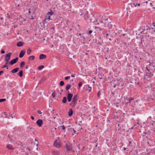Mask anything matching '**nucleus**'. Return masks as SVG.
<instances>
[{
  "label": "nucleus",
  "instance_id": "obj_42",
  "mask_svg": "<svg viewBox=\"0 0 155 155\" xmlns=\"http://www.w3.org/2000/svg\"><path fill=\"white\" fill-rule=\"evenodd\" d=\"M37 112L38 113V114H42V113L41 112V111L39 110H38L37 111Z\"/></svg>",
  "mask_w": 155,
  "mask_h": 155
},
{
  "label": "nucleus",
  "instance_id": "obj_12",
  "mask_svg": "<svg viewBox=\"0 0 155 155\" xmlns=\"http://www.w3.org/2000/svg\"><path fill=\"white\" fill-rule=\"evenodd\" d=\"M6 147L9 150H13L14 149L13 146L9 144L7 145Z\"/></svg>",
  "mask_w": 155,
  "mask_h": 155
},
{
  "label": "nucleus",
  "instance_id": "obj_61",
  "mask_svg": "<svg viewBox=\"0 0 155 155\" xmlns=\"http://www.w3.org/2000/svg\"><path fill=\"white\" fill-rule=\"evenodd\" d=\"M31 19H34V18H33V16H32V17L31 18Z\"/></svg>",
  "mask_w": 155,
  "mask_h": 155
},
{
  "label": "nucleus",
  "instance_id": "obj_54",
  "mask_svg": "<svg viewBox=\"0 0 155 155\" xmlns=\"http://www.w3.org/2000/svg\"><path fill=\"white\" fill-rule=\"evenodd\" d=\"M113 149L114 150H117L116 149V148H114Z\"/></svg>",
  "mask_w": 155,
  "mask_h": 155
},
{
  "label": "nucleus",
  "instance_id": "obj_21",
  "mask_svg": "<svg viewBox=\"0 0 155 155\" xmlns=\"http://www.w3.org/2000/svg\"><path fill=\"white\" fill-rule=\"evenodd\" d=\"M46 80V79L45 78H43L41 79L40 80V83H42L44 82Z\"/></svg>",
  "mask_w": 155,
  "mask_h": 155
},
{
  "label": "nucleus",
  "instance_id": "obj_26",
  "mask_svg": "<svg viewBox=\"0 0 155 155\" xmlns=\"http://www.w3.org/2000/svg\"><path fill=\"white\" fill-rule=\"evenodd\" d=\"M8 63V62H6L5 65H3L2 66V68H4L7 67V68H6L7 69H8V68L7 67V65Z\"/></svg>",
  "mask_w": 155,
  "mask_h": 155
},
{
  "label": "nucleus",
  "instance_id": "obj_29",
  "mask_svg": "<svg viewBox=\"0 0 155 155\" xmlns=\"http://www.w3.org/2000/svg\"><path fill=\"white\" fill-rule=\"evenodd\" d=\"M47 19H46L45 18V19L44 20L43 22V25H45L46 24H47L48 23V21H47Z\"/></svg>",
  "mask_w": 155,
  "mask_h": 155
},
{
  "label": "nucleus",
  "instance_id": "obj_2",
  "mask_svg": "<svg viewBox=\"0 0 155 155\" xmlns=\"http://www.w3.org/2000/svg\"><path fill=\"white\" fill-rule=\"evenodd\" d=\"M105 22H103V21H100V23L102 25H103L104 24V25L106 26L107 25L109 28L111 29L112 26V24H111V20L110 19L107 18L105 20Z\"/></svg>",
  "mask_w": 155,
  "mask_h": 155
},
{
  "label": "nucleus",
  "instance_id": "obj_14",
  "mask_svg": "<svg viewBox=\"0 0 155 155\" xmlns=\"http://www.w3.org/2000/svg\"><path fill=\"white\" fill-rule=\"evenodd\" d=\"M25 54V52L23 51H21L19 55V57L20 58H22L24 55Z\"/></svg>",
  "mask_w": 155,
  "mask_h": 155
},
{
  "label": "nucleus",
  "instance_id": "obj_57",
  "mask_svg": "<svg viewBox=\"0 0 155 155\" xmlns=\"http://www.w3.org/2000/svg\"><path fill=\"white\" fill-rule=\"evenodd\" d=\"M28 68V66H26V69H27Z\"/></svg>",
  "mask_w": 155,
  "mask_h": 155
},
{
  "label": "nucleus",
  "instance_id": "obj_6",
  "mask_svg": "<svg viewBox=\"0 0 155 155\" xmlns=\"http://www.w3.org/2000/svg\"><path fill=\"white\" fill-rule=\"evenodd\" d=\"M18 58H16L15 59L12 60L10 62V65H13L14 64L16 63L17 61H18Z\"/></svg>",
  "mask_w": 155,
  "mask_h": 155
},
{
  "label": "nucleus",
  "instance_id": "obj_13",
  "mask_svg": "<svg viewBox=\"0 0 155 155\" xmlns=\"http://www.w3.org/2000/svg\"><path fill=\"white\" fill-rule=\"evenodd\" d=\"M19 70V68H16L11 71V72L12 73H14L18 72Z\"/></svg>",
  "mask_w": 155,
  "mask_h": 155
},
{
  "label": "nucleus",
  "instance_id": "obj_24",
  "mask_svg": "<svg viewBox=\"0 0 155 155\" xmlns=\"http://www.w3.org/2000/svg\"><path fill=\"white\" fill-rule=\"evenodd\" d=\"M44 68V66L43 65H41L38 67V70H40Z\"/></svg>",
  "mask_w": 155,
  "mask_h": 155
},
{
  "label": "nucleus",
  "instance_id": "obj_38",
  "mask_svg": "<svg viewBox=\"0 0 155 155\" xmlns=\"http://www.w3.org/2000/svg\"><path fill=\"white\" fill-rule=\"evenodd\" d=\"M52 96L53 97H54L55 96V93H54V92L52 93Z\"/></svg>",
  "mask_w": 155,
  "mask_h": 155
},
{
  "label": "nucleus",
  "instance_id": "obj_41",
  "mask_svg": "<svg viewBox=\"0 0 155 155\" xmlns=\"http://www.w3.org/2000/svg\"><path fill=\"white\" fill-rule=\"evenodd\" d=\"M62 128V129H63L64 130L65 129V128L64 125H62L61 126Z\"/></svg>",
  "mask_w": 155,
  "mask_h": 155
},
{
  "label": "nucleus",
  "instance_id": "obj_62",
  "mask_svg": "<svg viewBox=\"0 0 155 155\" xmlns=\"http://www.w3.org/2000/svg\"><path fill=\"white\" fill-rule=\"evenodd\" d=\"M109 40H111V38H109Z\"/></svg>",
  "mask_w": 155,
  "mask_h": 155
},
{
  "label": "nucleus",
  "instance_id": "obj_3",
  "mask_svg": "<svg viewBox=\"0 0 155 155\" xmlns=\"http://www.w3.org/2000/svg\"><path fill=\"white\" fill-rule=\"evenodd\" d=\"M65 147L67 151H70L72 150V144L68 142H66Z\"/></svg>",
  "mask_w": 155,
  "mask_h": 155
},
{
  "label": "nucleus",
  "instance_id": "obj_28",
  "mask_svg": "<svg viewBox=\"0 0 155 155\" xmlns=\"http://www.w3.org/2000/svg\"><path fill=\"white\" fill-rule=\"evenodd\" d=\"M136 0L137 1H139L140 2H143V3L145 2L146 3H147L148 2L147 1H145L146 0Z\"/></svg>",
  "mask_w": 155,
  "mask_h": 155
},
{
  "label": "nucleus",
  "instance_id": "obj_25",
  "mask_svg": "<svg viewBox=\"0 0 155 155\" xmlns=\"http://www.w3.org/2000/svg\"><path fill=\"white\" fill-rule=\"evenodd\" d=\"M67 101V98L66 97H64L62 100V102L63 103H65Z\"/></svg>",
  "mask_w": 155,
  "mask_h": 155
},
{
  "label": "nucleus",
  "instance_id": "obj_11",
  "mask_svg": "<svg viewBox=\"0 0 155 155\" xmlns=\"http://www.w3.org/2000/svg\"><path fill=\"white\" fill-rule=\"evenodd\" d=\"M46 56L45 55L41 54L39 56V59L40 60L45 59L46 58Z\"/></svg>",
  "mask_w": 155,
  "mask_h": 155
},
{
  "label": "nucleus",
  "instance_id": "obj_56",
  "mask_svg": "<svg viewBox=\"0 0 155 155\" xmlns=\"http://www.w3.org/2000/svg\"><path fill=\"white\" fill-rule=\"evenodd\" d=\"M99 29L100 31H101L102 30L100 28H99Z\"/></svg>",
  "mask_w": 155,
  "mask_h": 155
},
{
  "label": "nucleus",
  "instance_id": "obj_4",
  "mask_svg": "<svg viewBox=\"0 0 155 155\" xmlns=\"http://www.w3.org/2000/svg\"><path fill=\"white\" fill-rule=\"evenodd\" d=\"M12 54V53L11 52H9L6 55L5 58V61L6 62H8V61L10 59Z\"/></svg>",
  "mask_w": 155,
  "mask_h": 155
},
{
  "label": "nucleus",
  "instance_id": "obj_16",
  "mask_svg": "<svg viewBox=\"0 0 155 155\" xmlns=\"http://www.w3.org/2000/svg\"><path fill=\"white\" fill-rule=\"evenodd\" d=\"M134 98L131 97H126L125 98V99L127 100V101H128L129 102H130L132 101L133 100Z\"/></svg>",
  "mask_w": 155,
  "mask_h": 155
},
{
  "label": "nucleus",
  "instance_id": "obj_63",
  "mask_svg": "<svg viewBox=\"0 0 155 155\" xmlns=\"http://www.w3.org/2000/svg\"><path fill=\"white\" fill-rule=\"evenodd\" d=\"M79 35H81V34H79Z\"/></svg>",
  "mask_w": 155,
  "mask_h": 155
},
{
  "label": "nucleus",
  "instance_id": "obj_34",
  "mask_svg": "<svg viewBox=\"0 0 155 155\" xmlns=\"http://www.w3.org/2000/svg\"><path fill=\"white\" fill-rule=\"evenodd\" d=\"M133 4L134 5V6L135 7H136L137 6H140V3L136 4V5H135V4L134 3Z\"/></svg>",
  "mask_w": 155,
  "mask_h": 155
},
{
  "label": "nucleus",
  "instance_id": "obj_17",
  "mask_svg": "<svg viewBox=\"0 0 155 155\" xmlns=\"http://www.w3.org/2000/svg\"><path fill=\"white\" fill-rule=\"evenodd\" d=\"M23 42L19 41L17 43V46L18 47H21L23 45Z\"/></svg>",
  "mask_w": 155,
  "mask_h": 155
},
{
  "label": "nucleus",
  "instance_id": "obj_47",
  "mask_svg": "<svg viewBox=\"0 0 155 155\" xmlns=\"http://www.w3.org/2000/svg\"><path fill=\"white\" fill-rule=\"evenodd\" d=\"M150 28L149 27H148L147 29H146V30H150Z\"/></svg>",
  "mask_w": 155,
  "mask_h": 155
},
{
  "label": "nucleus",
  "instance_id": "obj_49",
  "mask_svg": "<svg viewBox=\"0 0 155 155\" xmlns=\"http://www.w3.org/2000/svg\"><path fill=\"white\" fill-rule=\"evenodd\" d=\"M28 13H29V14H30L31 13V12L29 10L28 12Z\"/></svg>",
  "mask_w": 155,
  "mask_h": 155
},
{
  "label": "nucleus",
  "instance_id": "obj_23",
  "mask_svg": "<svg viewBox=\"0 0 155 155\" xmlns=\"http://www.w3.org/2000/svg\"><path fill=\"white\" fill-rule=\"evenodd\" d=\"M53 14V12H52L51 11L50 12H48L46 15L50 16L51 15H52Z\"/></svg>",
  "mask_w": 155,
  "mask_h": 155
},
{
  "label": "nucleus",
  "instance_id": "obj_45",
  "mask_svg": "<svg viewBox=\"0 0 155 155\" xmlns=\"http://www.w3.org/2000/svg\"><path fill=\"white\" fill-rule=\"evenodd\" d=\"M4 71H0V75H1V74L3 73Z\"/></svg>",
  "mask_w": 155,
  "mask_h": 155
},
{
  "label": "nucleus",
  "instance_id": "obj_46",
  "mask_svg": "<svg viewBox=\"0 0 155 155\" xmlns=\"http://www.w3.org/2000/svg\"><path fill=\"white\" fill-rule=\"evenodd\" d=\"M31 118L32 120H34V117L33 116H31Z\"/></svg>",
  "mask_w": 155,
  "mask_h": 155
},
{
  "label": "nucleus",
  "instance_id": "obj_20",
  "mask_svg": "<svg viewBox=\"0 0 155 155\" xmlns=\"http://www.w3.org/2000/svg\"><path fill=\"white\" fill-rule=\"evenodd\" d=\"M71 86L69 84H67L66 87V89L67 91L71 87Z\"/></svg>",
  "mask_w": 155,
  "mask_h": 155
},
{
  "label": "nucleus",
  "instance_id": "obj_53",
  "mask_svg": "<svg viewBox=\"0 0 155 155\" xmlns=\"http://www.w3.org/2000/svg\"><path fill=\"white\" fill-rule=\"evenodd\" d=\"M97 145H98V144L97 143H96L95 147H97Z\"/></svg>",
  "mask_w": 155,
  "mask_h": 155
},
{
  "label": "nucleus",
  "instance_id": "obj_8",
  "mask_svg": "<svg viewBox=\"0 0 155 155\" xmlns=\"http://www.w3.org/2000/svg\"><path fill=\"white\" fill-rule=\"evenodd\" d=\"M73 96V95L71 93H69L68 94L67 98L68 101L69 102H70L71 101Z\"/></svg>",
  "mask_w": 155,
  "mask_h": 155
},
{
  "label": "nucleus",
  "instance_id": "obj_7",
  "mask_svg": "<svg viewBox=\"0 0 155 155\" xmlns=\"http://www.w3.org/2000/svg\"><path fill=\"white\" fill-rule=\"evenodd\" d=\"M36 123L39 127H41L43 124V121L41 119H39L36 121Z\"/></svg>",
  "mask_w": 155,
  "mask_h": 155
},
{
  "label": "nucleus",
  "instance_id": "obj_15",
  "mask_svg": "<svg viewBox=\"0 0 155 155\" xmlns=\"http://www.w3.org/2000/svg\"><path fill=\"white\" fill-rule=\"evenodd\" d=\"M73 113V111L71 109H70L68 112V114L69 116H71Z\"/></svg>",
  "mask_w": 155,
  "mask_h": 155
},
{
  "label": "nucleus",
  "instance_id": "obj_9",
  "mask_svg": "<svg viewBox=\"0 0 155 155\" xmlns=\"http://www.w3.org/2000/svg\"><path fill=\"white\" fill-rule=\"evenodd\" d=\"M77 96L76 95H75L72 98V103L74 104H74L77 101Z\"/></svg>",
  "mask_w": 155,
  "mask_h": 155
},
{
  "label": "nucleus",
  "instance_id": "obj_44",
  "mask_svg": "<svg viewBox=\"0 0 155 155\" xmlns=\"http://www.w3.org/2000/svg\"><path fill=\"white\" fill-rule=\"evenodd\" d=\"M92 31L91 30H90L89 31V33L88 34H91V33H92Z\"/></svg>",
  "mask_w": 155,
  "mask_h": 155
},
{
  "label": "nucleus",
  "instance_id": "obj_64",
  "mask_svg": "<svg viewBox=\"0 0 155 155\" xmlns=\"http://www.w3.org/2000/svg\"><path fill=\"white\" fill-rule=\"evenodd\" d=\"M51 29H54V27H53L52 28H51Z\"/></svg>",
  "mask_w": 155,
  "mask_h": 155
},
{
  "label": "nucleus",
  "instance_id": "obj_27",
  "mask_svg": "<svg viewBox=\"0 0 155 155\" xmlns=\"http://www.w3.org/2000/svg\"><path fill=\"white\" fill-rule=\"evenodd\" d=\"M25 63L24 62H23V61L20 64V67L21 68H23V66H24V65H25Z\"/></svg>",
  "mask_w": 155,
  "mask_h": 155
},
{
  "label": "nucleus",
  "instance_id": "obj_43",
  "mask_svg": "<svg viewBox=\"0 0 155 155\" xmlns=\"http://www.w3.org/2000/svg\"><path fill=\"white\" fill-rule=\"evenodd\" d=\"M1 53L2 54H4L5 53V51L3 50H2L1 51Z\"/></svg>",
  "mask_w": 155,
  "mask_h": 155
},
{
  "label": "nucleus",
  "instance_id": "obj_55",
  "mask_svg": "<svg viewBox=\"0 0 155 155\" xmlns=\"http://www.w3.org/2000/svg\"><path fill=\"white\" fill-rule=\"evenodd\" d=\"M0 19L2 20L3 19V18L1 17L0 18Z\"/></svg>",
  "mask_w": 155,
  "mask_h": 155
},
{
  "label": "nucleus",
  "instance_id": "obj_1",
  "mask_svg": "<svg viewBox=\"0 0 155 155\" xmlns=\"http://www.w3.org/2000/svg\"><path fill=\"white\" fill-rule=\"evenodd\" d=\"M81 15L84 16V18L86 21H89V22H94L95 21L94 17L93 15L91 14H88V12L86 10H83V12Z\"/></svg>",
  "mask_w": 155,
  "mask_h": 155
},
{
  "label": "nucleus",
  "instance_id": "obj_33",
  "mask_svg": "<svg viewBox=\"0 0 155 155\" xmlns=\"http://www.w3.org/2000/svg\"><path fill=\"white\" fill-rule=\"evenodd\" d=\"M31 50H30V49H29L27 51V54H29L31 53Z\"/></svg>",
  "mask_w": 155,
  "mask_h": 155
},
{
  "label": "nucleus",
  "instance_id": "obj_31",
  "mask_svg": "<svg viewBox=\"0 0 155 155\" xmlns=\"http://www.w3.org/2000/svg\"><path fill=\"white\" fill-rule=\"evenodd\" d=\"M64 84V83L63 81H61L60 83V85L62 86Z\"/></svg>",
  "mask_w": 155,
  "mask_h": 155
},
{
  "label": "nucleus",
  "instance_id": "obj_35",
  "mask_svg": "<svg viewBox=\"0 0 155 155\" xmlns=\"http://www.w3.org/2000/svg\"><path fill=\"white\" fill-rule=\"evenodd\" d=\"M88 87H89V89H88V91L90 92L91 91V87H90L89 85H88Z\"/></svg>",
  "mask_w": 155,
  "mask_h": 155
},
{
  "label": "nucleus",
  "instance_id": "obj_37",
  "mask_svg": "<svg viewBox=\"0 0 155 155\" xmlns=\"http://www.w3.org/2000/svg\"><path fill=\"white\" fill-rule=\"evenodd\" d=\"M82 85V83L81 82H80L78 84V86L79 88H80Z\"/></svg>",
  "mask_w": 155,
  "mask_h": 155
},
{
  "label": "nucleus",
  "instance_id": "obj_48",
  "mask_svg": "<svg viewBox=\"0 0 155 155\" xmlns=\"http://www.w3.org/2000/svg\"><path fill=\"white\" fill-rule=\"evenodd\" d=\"M71 76L72 77H74V75H71Z\"/></svg>",
  "mask_w": 155,
  "mask_h": 155
},
{
  "label": "nucleus",
  "instance_id": "obj_22",
  "mask_svg": "<svg viewBox=\"0 0 155 155\" xmlns=\"http://www.w3.org/2000/svg\"><path fill=\"white\" fill-rule=\"evenodd\" d=\"M19 75L20 77H22L23 76V71L21 70L19 72Z\"/></svg>",
  "mask_w": 155,
  "mask_h": 155
},
{
  "label": "nucleus",
  "instance_id": "obj_5",
  "mask_svg": "<svg viewBox=\"0 0 155 155\" xmlns=\"http://www.w3.org/2000/svg\"><path fill=\"white\" fill-rule=\"evenodd\" d=\"M54 146L57 148H59L61 147V143L60 142H57V141L55 140L53 144Z\"/></svg>",
  "mask_w": 155,
  "mask_h": 155
},
{
  "label": "nucleus",
  "instance_id": "obj_30",
  "mask_svg": "<svg viewBox=\"0 0 155 155\" xmlns=\"http://www.w3.org/2000/svg\"><path fill=\"white\" fill-rule=\"evenodd\" d=\"M45 18L47 20L48 19V20H50V19H51L50 16L46 15ZM51 20H52V19H51Z\"/></svg>",
  "mask_w": 155,
  "mask_h": 155
},
{
  "label": "nucleus",
  "instance_id": "obj_10",
  "mask_svg": "<svg viewBox=\"0 0 155 155\" xmlns=\"http://www.w3.org/2000/svg\"><path fill=\"white\" fill-rule=\"evenodd\" d=\"M27 128L29 131V132H31L33 134H34V128H33L32 127H28Z\"/></svg>",
  "mask_w": 155,
  "mask_h": 155
},
{
  "label": "nucleus",
  "instance_id": "obj_39",
  "mask_svg": "<svg viewBox=\"0 0 155 155\" xmlns=\"http://www.w3.org/2000/svg\"><path fill=\"white\" fill-rule=\"evenodd\" d=\"M70 78V76H68V77H65L64 78H65V80H67L68 79H69Z\"/></svg>",
  "mask_w": 155,
  "mask_h": 155
},
{
  "label": "nucleus",
  "instance_id": "obj_52",
  "mask_svg": "<svg viewBox=\"0 0 155 155\" xmlns=\"http://www.w3.org/2000/svg\"><path fill=\"white\" fill-rule=\"evenodd\" d=\"M147 70L148 71H150V69H148V68H147Z\"/></svg>",
  "mask_w": 155,
  "mask_h": 155
},
{
  "label": "nucleus",
  "instance_id": "obj_51",
  "mask_svg": "<svg viewBox=\"0 0 155 155\" xmlns=\"http://www.w3.org/2000/svg\"><path fill=\"white\" fill-rule=\"evenodd\" d=\"M125 35V34H122V36H124Z\"/></svg>",
  "mask_w": 155,
  "mask_h": 155
},
{
  "label": "nucleus",
  "instance_id": "obj_60",
  "mask_svg": "<svg viewBox=\"0 0 155 155\" xmlns=\"http://www.w3.org/2000/svg\"><path fill=\"white\" fill-rule=\"evenodd\" d=\"M124 150H126V148L124 147Z\"/></svg>",
  "mask_w": 155,
  "mask_h": 155
},
{
  "label": "nucleus",
  "instance_id": "obj_36",
  "mask_svg": "<svg viewBox=\"0 0 155 155\" xmlns=\"http://www.w3.org/2000/svg\"><path fill=\"white\" fill-rule=\"evenodd\" d=\"M145 29H144L143 30H142L141 32L140 33H145V34H147V32H145Z\"/></svg>",
  "mask_w": 155,
  "mask_h": 155
},
{
  "label": "nucleus",
  "instance_id": "obj_59",
  "mask_svg": "<svg viewBox=\"0 0 155 155\" xmlns=\"http://www.w3.org/2000/svg\"><path fill=\"white\" fill-rule=\"evenodd\" d=\"M108 34L107 33V34H106V36H108Z\"/></svg>",
  "mask_w": 155,
  "mask_h": 155
},
{
  "label": "nucleus",
  "instance_id": "obj_19",
  "mask_svg": "<svg viewBox=\"0 0 155 155\" xmlns=\"http://www.w3.org/2000/svg\"><path fill=\"white\" fill-rule=\"evenodd\" d=\"M52 153L54 155H58L59 154L58 151H53L52 152Z\"/></svg>",
  "mask_w": 155,
  "mask_h": 155
},
{
  "label": "nucleus",
  "instance_id": "obj_58",
  "mask_svg": "<svg viewBox=\"0 0 155 155\" xmlns=\"http://www.w3.org/2000/svg\"><path fill=\"white\" fill-rule=\"evenodd\" d=\"M76 132V131H75V130H74V133L75 134V132Z\"/></svg>",
  "mask_w": 155,
  "mask_h": 155
},
{
  "label": "nucleus",
  "instance_id": "obj_40",
  "mask_svg": "<svg viewBox=\"0 0 155 155\" xmlns=\"http://www.w3.org/2000/svg\"><path fill=\"white\" fill-rule=\"evenodd\" d=\"M100 91H99L97 93V95L98 97H99L100 96Z\"/></svg>",
  "mask_w": 155,
  "mask_h": 155
},
{
  "label": "nucleus",
  "instance_id": "obj_32",
  "mask_svg": "<svg viewBox=\"0 0 155 155\" xmlns=\"http://www.w3.org/2000/svg\"><path fill=\"white\" fill-rule=\"evenodd\" d=\"M6 100V99L5 98L0 99V102H2L3 101H5Z\"/></svg>",
  "mask_w": 155,
  "mask_h": 155
},
{
  "label": "nucleus",
  "instance_id": "obj_18",
  "mask_svg": "<svg viewBox=\"0 0 155 155\" xmlns=\"http://www.w3.org/2000/svg\"><path fill=\"white\" fill-rule=\"evenodd\" d=\"M35 58V57L34 55H32L30 56L28 58V60L30 61L33 60Z\"/></svg>",
  "mask_w": 155,
  "mask_h": 155
},
{
  "label": "nucleus",
  "instance_id": "obj_50",
  "mask_svg": "<svg viewBox=\"0 0 155 155\" xmlns=\"http://www.w3.org/2000/svg\"><path fill=\"white\" fill-rule=\"evenodd\" d=\"M150 5L151 6L152 5V3L151 2L150 3Z\"/></svg>",
  "mask_w": 155,
  "mask_h": 155
}]
</instances>
